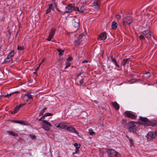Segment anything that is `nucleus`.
<instances>
[{"label": "nucleus", "mask_w": 157, "mask_h": 157, "mask_svg": "<svg viewBox=\"0 0 157 157\" xmlns=\"http://www.w3.org/2000/svg\"><path fill=\"white\" fill-rule=\"evenodd\" d=\"M128 129L129 131H133L136 133V131L139 130L137 125L133 123L132 122H130L128 124Z\"/></svg>", "instance_id": "f257e3e1"}, {"label": "nucleus", "mask_w": 157, "mask_h": 157, "mask_svg": "<svg viewBox=\"0 0 157 157\" xmlns=\"http://www.w3.org/2000/svg\"><path fill=\"white\" fill-rule=\"evenodd\" d=\"M148 141H151L157 138V130H155L154 132H149L146 136Z\"/></svg>", "instance_id": "f03ea898"}, {"label": "nucleus", "mask_w": 157, "mask_h": 157, "mask_svg": "<svg viewBox=\"0 0 157 157\" xmlns=\"http://www.w3.org/2000/svg\"><path fill=\"white\" fill-rule=\"evenodd\" d=\"M77 78H76V81L78 85H81L83 82L84 78L82 73H77Z\"/></svg>", "instance_id": "7ed1b4c3"}, {"label": "nucleus", "mask_w": 157, "mask_h": 157, "mask_svg": "<svg viewBox=\"0 0 157 157\" xmlns=\"http://www.w3.org/2000/svg\"><path fill=\"white\" fill-rule=\"evenodd\" d=\"M133 22L132 18L130 17H127L124 19L122 21L124 25H129Z\"/></svg>", "instance_id": "20e7f679"}, {"label": "nucleus", "mask_w": 157, "mask_h": 157, "mask_svg": "<svg viewBox=\"0 0 157 157\" xmlns=\"http://www.w3.org/2000/svg\"><path fill=\"white\" fill-rule=\"evenodd\" d=\"M43 128L47 131L49 130L52 126V124L46 120H43Z\"/></svg>", "instance_id": "39448f33"}, {"label": "nucleus", "mask_w": 157, "mask_h": 157, "mask_svg": "<svg viewBox=\"0 0 157 157\" xmlns=\"http://www.w3.org/2000/svg\"><path fill=\"white\" fill-rule=\"evenodd\" d=\"M107 154L110 157H117V153L114 150H109L107 151Z\"/></svg>", "instance_id": "423d86ee"}, {"label": "nucleus", "mask_w": 157, "mask_h": 157, "mask_svg": "<svg viewBox=\"0 0 157 157\" xmlns=\"http://www.w3.org/2000/svg\"><path fill=\"white\" fill-rule=\"evenodd\" d=\"M125 115L127 117L134 119L136 118V115L132 113L129 111H127L124 113Z\"/></svg>", "instance_id": "0eeeda50"}, {"label": "nucleus", "mask_w": 157, "mask_h": 157, "mask_svg": "<svg viewBox=\"0 0 157 157\" xmlns=\"http://www.w3.org/2000/svg\"><path fill=\"white\" fill-rule=\"evenodd\" d=\"M86 34L85 33H82L77 38V40L74 41V44L75 46H78L80 44V40Z\"/></svg>", "instance_id": "6e6552de"}, {"label": "nucleus", "mask_w": 157, "mask_h": 157, "mask_svg": "<svg viewBox=\"0 0 157 157\" xmlns=\"http://www.w3.org/2000/svg\"><path fill=\"white\" fill-rule=\"evenodd\" d=\"M77 11L80 13H84L86 10V8L85 6L81 4L78 6H77Z\"/></svg>", "instance_id": "1a4fd4ad"}, {"label": "nucleus", "mask_w": 157, "mask_h": 157, "mask_svg": "<svg viewBox=\"0 0 157 157\" xmlns=\"http://www.w3.org/2000/svg\"><path fill=\"white\" fill-rule=\"evenodd\" d=\"M23 99L24 101H28L33 100L32 95L29 93L26 94L23 98Z\"/></svg>", "instance_id": "9d476101"}, {"label": "nucleus", "mask_w": 157, "mask_h": 157, "mask_svg": "<svg viewBox=\"0 0 157 157\" xmlns=\"http://www.w3.org/2000/svg\"><path fill=\"white\" fill-rule=\"evenodd\" d=\"M14 52L13 51H12L10 52L7 58L6 59L5 62H9L12 59V58L14 55Z\"/></svg>", "instance_id": "9b49d317"}, {"label": "nucleus", "mask_w": 157, "mask_h": 157, "mask_svg": "<svg viewBox=\"0 0 157 157\" xmlns=\"http://www.w3.org/2000/svg\"><path fill=\"white\" fill-rule=\"evenodd\" d=\"M107 38V34L105 33H102L98 37V39L100 40H104Z\"/></svg>", "instance_id": "f8f14e48"}, {"label": "nucleus", "mask_w": 157, "mask_h": 157, "mask_svg": "<svg viewBox=\"0 0 157 157\" xmlns=\"http://www.w3.org/2000/svg\"><path fill=\"white\" fill-rule=\"evenodd\" d=\"M93 4V6L94 7V8L96 10H98L100 7V0H98L97 1V0H95V1L94 2Z\"/></svg>", "instance_id": "ddd939ff"}, {"label": "nucleus", "mask_w": 157, "mask_h": 157, "mask_svg": "<svg viewBox=\"0 0 157 157\" xmlns=\"http://www.w3.org/2000/svg\"><path fill=\"white\" fill-rule=\"evenodd\" d=\"M67 130L72 133H74L78 135V133L76 131L75 129L72 126L67 127Z\"/></svg>", "instance_id": "4468645a"}, {"label": "nucleus", "mask_w": 157, "mask_h": 157, "mask_svg": "<svg viewBox=\"0 0 157 157\" xmlns=\"http://www.w3.org/2000/svg\"><path fill=\"white\" fill-rule=\"evenodd\" d=\"M55 34V30L54 29H51L49 32V34L48 38L46 39V40L48 41H50L52 38L53 36Z\"/></svg>", "instance_id": "2eb2a0df"}, {"label": "nucleus", "mask_w": 157, "mask_h": 157, "mask_svg": "<svg viewBox=\"0 0 157 157\" xmlns=\"http://www.w3.org/2000/svg\"><path fill=\"white\" fill-rule=\"evenodd\" d=\"M65 13H69L73 10V7L71 4H70L65 7Z\"/></svg>", "instance_id": "dca6fc26"}, {"label": "nucleus", "mask_w": 157, "mask_h": 157, "mask_svg": "<svg viewBox=\"0 0 157 157\" xmlns=\"http://www.w3.org/2000/svg\"><path fill=\"white\" fill-rule=\"evenodd\" d=\"M117 25L116 22L115 21H113L111 25L112 28L113 29H116L117 28Z\"/></svg>", "instance_id": "f3484780"}, {"label": "nucleus", "mask_w": 157, "mask_h": 157, "mask_svg": "<svg viewBox=\"0 0 157 157\" xmlns=\"http://www.w3.org/2000/svg\"><path fill=\"white\" fill-rule=\"evenodd\" d=\"M150 76V74L149 72H147L144 74V77L146 79L149 78Z\"/></svg>", "instance_id": "a211bd4d"}, {"label": "nucleus", "mask_w": 157, "mask_h": 157, "mask_svg": "<svg viewBox=\"0 0 157 157\" xmlns=\"http://www.w3.org/2000/svg\"><path fill=\"white\" fill-rule=\"evenodd\" d=\"M111 104H112L113 107L117 110H118V104L116 102H112Z\"/></svg>", "instance_id": "6ab92c4d"}, {"label": "nucleus", "mask_w": 157, "mask_h": 157, "mask_svg": "<svg viewBox=\"0 0 157 157\" xmlns=\"http://www.w3.org/2000/svg\"><path fill=\"white\" fill-rule=\"evenodd\" d=\"M143 33L147 35V37L150 38L151 37V35L149 33V31L148 30H147L143 32Z\"/></svg>", "instance_id": "aec40b11"}, {"label": "nucleus", "mask_w": 157, "mask_h": 157, "mask_svg": "<svg viewBox=\"0 0 157 157\" xmlns=\"http://www.w3.org/2000/svg\"><path fill=\"white\" fill-rule=\"evenodd\" d=\"M20 109L17 106L16 107L14 110L11 112V113L12 114H15L18 112Z\"/></svg>", "instance_id": "412c9836"}, {"label": "nucleus", "mask_w": 157, "mask_h": 157, "mask_svg": "<svg viewBox=\"0 0 157 157\" xmlns=\"http://www.w3.org/2000/svg\"><path fill=\"white\" fill-rule=\"evenodd\" d=\"M140 119L142 121L144 122H148V119L146 117H140Z\"/></svg>", "instance_id": "4be33fe9"}, {"label": "nucleus", "mask_w": 157, "mask_h": 157, "mask_svg": "<svg viewBox=\"0 0 157 157\" xmlns=\"http://www.w3.org/2000/svg\"><path fill=\"white\" fill-rule=\"evenodd\" d=\"M73 24L75 28H78L79 26V23L78 22L74 21L73 23Z\"/></svg>", "instance_id": "5701e85b"}, {"label": "nucleus", "mask_w": 157, "mask_h": 157, "mask_svg": "<svg viewBox=\"0 0 157 157\" xmlns=\"http://www.w3.org/2000/svg\"><path fill=\"white\" fill-rule=\"evenodd\" d=\"M57 51L59 52V56H61L63 55V52H64V50L61 49H57Z\"/></svg>", "instance_id": "b1692460"}, {"label": "nucleus", "mask_w": 157, "mask_h": 157, "mask_svg": "<svg viewBox=\"0 0 157 157\" xmlns=\"http://www.w3.org/2000/svg\"><path fill=\"white\" fill-rule=\"evenodd\" d=\"M130 60V59H124L122 63V64L124 66L126 64V63Z\"/></svg>", "instance_id": "393cba45"}, {"label": "nucleus", "mask_w": 157, "mask_h": 157, "mask_svg": "<svg viewBox=\"0 0 157 157\" xmlns=\"http://www.w3.org/2000/svg\"><path fill=\"white\" fill-rule=\"evenodd\" d=\"M127 137L128 138V140H129L130 143L131 145H133L134 144V142L132 139L130 137H129L127 136Z\"/></svg>", "instance_id": "a878e982"}, {"label": "nucleus", "mask_w": 157, "mask_h": 157, "mask_svg": "<svg viewBox=\"0 0 157 157\" xmlns=\"http://www.w3.org/2000/svg\"><path fill=\"white\" fill-rule=\"evenodd\" d=\"M8 132L12 136H18L17 134L14 133V132L12 131H9Z\"/></svg>", "instance_id": "bb28decb"}, {"label": "nucleus", "mask_w": 157, "mask_h": 157, "mask_svg": "<svg viewBox=\"0 0 157 157\" xmlns=\"http://www.w3.org/2000/svg\"><path fill=\"white\" fill-rule=\"evenodd\" d=\"M89 133L90 135H95V132L93 131L92 130L89 129Z\"/></svg>", "instance_id": "cd10ccee"}, {"label": "nucleus", "mask_w": 157, "mask_h": 157, "mask_svg": "<svg viewBox=\"0 0 157 157\" xmlns=\"http://www.w3.org/2000/svg\"><path fill=\"white\" fill-rule=\"evenodd\" d=\"M65 63L66 65L65 68H68L71 65V63L68 61H66Z\"/></svg>", "instance_id": "c85d7f7f"}, {"label": "nucleus", "mask_w": 157, "mask_h": 157, "mask_svg": "<svg viewBox=\"0 0 157 157\" xmlns=\"http://www.w3.org/2000/svg\"><path fill=\"white\" fill-rule=\"evenodd\" d=\"M68 126L62 123L61 128H63L65 130H67Z\"/></svg>", "instance_id": "c756f323"}, {"label": "nucleus", "mask_w": 157, "mask_h": 157, "mask_svg": "<svg viewBox=\"0 0 157 157\" xmlns=\"http://www.w3.org/2000/svg\"><path fill=\"white\" fill-rule=\"evenodd\" d=\"M17 50H23V47L21 46H18V45L17 47Z\"/></svg>", "instance_id": "7c9ffc66"}, {"label": "nucleus", "mask_w": 157, "mask_h": 157, "mask_svg": "<svg viewBox=\"0 0 157 157\" xmlns=\"http://www.w3.org/2000/svg\"><path fill=\"white\" fill-rule=\"evenodd\" d=\"M78 148H75V152L73 153H72L73 155H74L75 154H76L78 153V152L79 151Z\"/></svg>", "instance_id": "2f4dec72"}, {"label": "nucleus", "mask_w": 157, "mask_h": 157, "mask_svg": "<svg viewBox=\"0 0 157 157\" xmlns=\"http://www.w3.org/2000/svg\"><path fill=\"white\" fill-rule=\"evenodd\" d=\"M62 123H60L59 124H58L57 126L56 127H57V128H59L61 129V127H62Z\"/></svg>", "instance_id": "473e14b6"}, {"label": "nucleus", "mask_w": 157, "mask_h": 157, "mask_svg": "<svg viewBox=\"0 0 157 157\" xmlns=\"http://www.w3.org/2000/svg\"><path fill=\"white\" fill-rule=\"evenodd\" d=\"M13 94V93H11L9 94H7L6 95H5V97L7 98H9L11 95Z\"/></svg>", "instance_id": "72a5a7b5"}, {"label": "nucleus", "mask_w": 157, "mask_h": 157, "mask_svg": "<svg viewBox=\"0 0 157 157\" xmlns=\"http://www.w3.org/2000/svg\"><path fill=\"white\" fill-rule=\"evenodd\" d=\"M46 108H44L41 111H40V114H43V113L46 110Z\"/></svg>", "instance_id": "f704fd0d"}, {"label": "nucleus", "mask_w": 157, "mask_h": 157, "mask_svg": "<svg viewBox=\"0 0 157 157\" xmlns=\"http://www.w3.org/2000/svg\"><path fill=\"white\" fill-rule=\"evenodd\" d=\"M74 146L75 147V148H79V146H78V144L76 143H75L74 144Z\"/></svg>", "instance_id": "c9c22d12"}, {"label": "nucleus", "mask_w": 157, "mask_h": 157, "mask_svg": "<svg viewBox=\"0 0 157 157\" xmlns=\"http://www.w3.org/2000/svg\"><path fill=\"white\" fill-rule=\"evenodd\" d=\"M51 115H52V114L51 113H46L44 115V117H47V116H51Z\"/></svg>", "instance_id": "e433bc0d"}, {"label": "nucleus", "mask_w": 157, "mask_h": 157, "mask_svg": "<svg viewBox=\"0 0 157 157\" xmlns=\"http://www.w3.org/2000/svg\"><path fill=\"white\" fill-rule=\"evenodd\" d=\"M17 123L20 124H23V125L26 124H24L23 122L21 121H18L17 122Z\"/></svg>", "instance_id": "4c0bfd02"}, {"label": "nucleus", "mask_w": 157, "mask_h": 157, "mask_svg": "<svg viewBox=\"0 0 157 157\" xmlns=\"http://www.w3.org/2000/svg\"><path fill=\"white\" fill-rule=\"evenodd\" d=\"M30 138H32V139H34L35 138H36V136L34 135H30Z\"/></svg>", "instance_id": "58836bf2"}, {"label": "nucleus", "mask_w": 157, "mask_h": 157, "mask_svg": "<svg viewBox=\"0 0 157 157\" xmlns=\"http://www.w3.org/2000/svg\"><path fill=\"white\" fill-rule=\"evenodd\" d=\"M139 38L140 40H143L144 39V37L142 35H140L139 36Z\"/></svg>", "instance_id": "ea45409f"}, {"label": "nucleus", "mask_w": 157, "mask_h": 157, "mask_svg": "<svg viewBox=\"0 0 157 157\" xmlns=\"http://www.w3.org/2000/svg\"><path fill=\"white\" fill-rule=\"evenodd\" d=\"M52 9H50L49 8H48L47 10V11H46V13H50L51 11V10Z\"/></svg>", "instance_id": "a19ab883"}, {"label": "nucleus", "mask_w": 157, "mask_h": 157, "mask_svg": "<svg viewBox=\"0 0 157 157\" xmlns=\"http://www.w3.org/2000/svg\"><path fill=\"white\" fill-rule=\"evenodd\" d=\"M112 61L114 64H115L116 65H117V63L116 61H115V60L112 59Z\"/></svg>", "instance_id": "79ce46f5"}, {"label": "nucleus", "mask_w": 157, "mask_h": 157, "mask_svg": "<svg viewBox=\"0 0 157 157\" xmlns=\"http://www.w3.org/2000/svg\"><path fill=\"white\" fill-rule=\"evenodd\" d=\"M24 105V104H21L19 105L18 106H17L18 108L20 109Z\"/></svg>", "instance_id": "37998d69"}, {"label": "nucleus", "mask_w": 157, "mask_h": 157, "mask_svg": "<svg viewBox=\"0 0 157 157\" xmlns=\"http://www.w3.org/2000/svg\"><path fill=\"white\" fill-rule=\"evenodd\" d=\"M24 105V104H21L19 105L18 106H17L18 108L20 109Z\"/></svg>", "instance_id": "c03bdc74"}, {"label": "nucleus", "mask_w": 157, "mask_h": 157, "mask_svg": "<svg viewBox=\"0 0 157 157\" xmlns=\"http://www.w3.org/2000/svg\"><path fill=\"white\" fill-rule=\"evenodd\" d=\"M24 105V104H21L19 105L18 106H17L18 108L20 109Z\"/></svg>", "instance_id": "a18cd8bd"}, {"label": "nucleus", "mask_w": 157, "mask_h": 157, "mask_svg": "<svg viewBox=\"0 0 157 157\" xmlns=\"http://www.w3.org/2000/svg\"><path fill=\"white\" fill-rule=\"evenodd\" d=\"M24 105V104H21L19 105L18 106H17L18 108L20 109Z\"/></svg>", "instance_id": "49530a36"}, {"label": "nucleus", "mask_w": 157, "mask_h": 157, "mask_svg": "<svg viewBox=\"0 0 157 157\" xmlns=\"http://www.w3.org/2000/svg\"><path fill=\"white\" fill-rule=\"evenodd\" d=\"M52 6L53 5L52 4H50L48 8L51 9H53L52 8Z\"/></svg>", "instance_id": "de8ad7c7"}, {"label": "nucleus", "mask_w": 157, "mask_h": 157, "mask_svg": "<svg viewBox=\"0 0 157 157\" xmlns=\"http://www.w3.org/2000/svg\"><path fill=\"white\" fill-rule=\"evenodd\" d=\"M72 60V59L71 57H69L67 59V61L69 62V61H71Z\"/></svg>", "instance_id": "09e8293b"}, {"label": "nucleus", "mask_w": 157, "mask_h": 157, "mask_svg": "<svg viewBox=\"0 0 157 157\" xmlns=\"http://www.w3.org/2000/svg\"><path fill=\"white\" fill-rule=\"evenodd\" d=\"M44 116H43L42 117L40 118L39 119V121H41L43 119H44Z\"/></svg>", "instance_id": "8fccbe9b"}, {"label": "nucleus", "mask_w": 157, "mask_h": 157, "mask_svg": "<svg viewBox=\"0 0 157 157\" xmlns=\"http://www.w3.org/2000/svg\"><path fill=\"white\" fill-rule=\"evenodd\" d=\"M54 4H55V7H56V10H57L58 12H61V11H60V10H59L58 9V8H57V6H56V3H54Z\"/></svg>", "instance_id": "3c124183"}, {"label": "nucleus", "mask_w": 157, "mask_h": 157, "mask_svg": "<svg viewBox=\"0 0 157 157\" xmlns=\"http://www.w3.org/2000/svg\"><path fill=\"white\" fill-rule=\"evenodd\" d=\"M88 61L87 60H85L82 61V63H88Z\"/></svg>", "instance_id": "603ef678"}, {"label": "nucleus", "mask_w": 157, "mask_h": 157, "mask_svg": "<svg viewBox=\"0 0 157 157\" xmlns=\"http://www.w3.org/2000/svg\"><path fill=\"white\" fill-rule=\"evenodd\" d=\"M45 60V58H44L42 59V60L41 61V63H42L43 62L44 60Z\"/></svg>", "instance_id": "864d4df0"}, {"label": "nucleus", "mask_w": 157, "mask_h": 157, "mask_svg": "<svg viewBox=\"0 0 157 157\" xmlns=\"http://www.w3.org/2000/svg\"><path fill=\"white\" fill-rule=\"evenodd\" d=\"M39 67H39V66H38V67H37V68L35 69V70H36V71H37V70L39 69Z\"/></svg>", "instance_id": "5fc2aeb1"}, {"label": "nucleus", "mask_w": 157, "mask_h": 157, "mask_svg": "<svg viewBox=\"0 0 157 157\" xmlns=\"http://www.w3.org/2000/svg\"><path fill=\"white\" fill-rule=\"evenodd\" d=\"M118 19H119V18H120V17H121V16H120V15H118Z\"/></svg>", "instance_id": "6e6d98bb"}, {"label": "nucleus", "mask_w": 157, "mask_h": 157, "mask_svg": "<svg viewBox=\"0 0 157 157\" xmlns=\"http://www.w3.org/2000/svg\"><path fill=\"white\" fill-rule=\"evenodd\" d=\"M42 115V114H40V116H41Z\"/></svg>", "instance_id": "4d7b16f0"}, {"label": "nucleus", "mask_w": 157, "mask_h": 157, "mask_svg": "<svg viewBox=\"0 0 157 157\" xmlns=\"http://www.w3.org/2000/svg\"><path fill=\"white\" fill-rule=\"evenodd\" d=\"M42 63H40L39 65V67L40 66V65Z\"/></svg>", "instance_id": "13d9d810"}, {"label": "nucleus", "mask_w": 157, "mask_h": 157, "mask_svg": "<svg viewBox=\"0 0 157 157\" xmlns=\"http://www.w3.org/2000/svg\"><path fill=\"white\" fill-rule=\"evenodd\" d=\"M119 108H120V106H119V105H118V109H119Z\"/></svg>", "instance_id": "bf43d9fd"}, {"label": "nucleus", "mask_w": 157, "mask_h": 157, "mask_svg": "<svg viewBox=\"0 0 157 157\" xmlns=\"http://www.w3.org/2000/svg\"><path fill=\"white\" fill-rule=\"evenodd\" d=\"M147 125H148V126H150V125H148L147 124Z\"/></svg>", "instance_id": "052dcab7"}]
</instances>
